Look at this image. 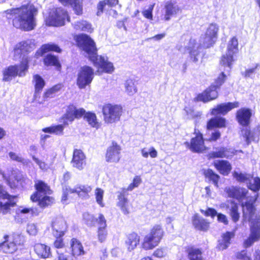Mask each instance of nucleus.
Wrapping results in <instances>:
<instances>
[{
	"mask_svg": "<svg viewBox=\"0 0 260 260\" xmlns=\"http://www.w3.org/2000/svg\"><path fill=\"white\" fill-rule=\"evenodd\" d=\"M77 43L79 47L88 56L94 66L100 70L111 73L114 70L113 63L108 61L107 57L97 55V49L93 40L87 35L81 34L77 37Z\"/></svg>",
	"mask_w": 260,
	"mask_h": 260,
	"instance_id": "1",
	"label": "nucleus"
},
{
	"mask_svg": "<svg viewBox=\"0 0 260 260\" xmlns=\"http://www.w3.org/2000/svg\"><path fill=\"white\" fill-rule=\"evenodd\" d=\"M34 48V45L31 41L27 40L17 44L14 49V56L16 59L23 56L22 60L19 64L10 66L3 71V81H10L13 78L23 77L27 72L29 61L28 57L24 58L25 54L31 51Z\"/></svg>",
	"mask_w": 260,
	"mask_h": 260,
	"instance_id": "2",
	"label": "nucleus"
},
{
	"mask_svg": "<svg viewBox=\"0 0 260 260\" xmlns=\"http://www.w3.org/2000/svg\"><path fill=\"white\" fill-rule=\"evenodd\" d=\"M37 9L32 4H27L20 8L8 10L6 17L13 19V24L17 28L31 30L36 26L35 15Z\"/></svg>",
	"mask_w": 260,
	"mask_h": 260,
	"instance_id": "3",
	"label": "nucleus"
},
{
	"mask_svg": "<svg viewBox=\"0 0 260 260\" xmlns=\"http://www.w3.org/2000/svg\"><path fill=\"white\" fill-rule=\"evenodd\" d=\"M224 192L229 197L236 199L241 203L243 218L245 219L252 218L253 204L257 199V195L252 196L247 189L234 186L226 187Z\"/></svg>",
	"mask_w": 260,
	"mask_h": 260,
	"instance_id": "4",
	"label": "nucleus"
},
{
	"mask_svg": "<svg viewBox=\"0 0 260 260\" xmlns=\"http://www.w3.org/2000/svg\"><path fill=\"white\" fill-rule=\"evenodd\" d=\"M220 65L221 64L220 63ZM220 70L222 71L218 77L216 79L214 84L207 88L201 94H199L196 98L197 101H202L204 103L215 99L218 95L217 89L224 82L226 76L225 72L229 73L230 70L227 71V68L220 66Z\"/></svg>",
	"mask_w": 260,
	"mask_h": 260,
	"instance_id": "5",
	"label": "nucleus"
},
{
	"mask_svg": "<svg viewBox=\"0 0 260 260\" xmlns=\"http://www.w3.org/2000/svg\"><path fill=\"white\" fill-rule=\"evenodd\" d=\"M141 181L140 177L136 176L134 178L133 182L127 188H123L121 191L118 192V202L117 205L124 214H128L130 212L131 206L129 205L128 200L126 198L128 194L127 192L128 191H132L135 188L138 187Z\"/></svg>",
	"mask_w": 260,
	"mask_h": 260,
	"instance_id": "6",
	"label": "nucleus"
},
{
	"mask_svg": "<svg viewBox=\"0 0 260 260\" xmlns=\"http://www.w3.org/2000/svg\"><path fill=\"white\" fill-rule=\"evenodd\" d=\"M164 235V231L161 226L154 225L150 230L149 234L146 235L142 244V247L145 250L152 249L159 243Z\"/></svg>",
	"mask_w": 260,
	"mask_h": 260,
	"instance_id": "7",
	"label": "nucleus"
},
{
	"mask_svg": "<svg viewBox=\"0 0 260 260\" xmlns=\"http://www.w3.org/2000/svg\"><path fill=\"white\" fill-rule=\"evenodd\" d=\"M66 21H70V18L67 11L61 8L53 9L45 19L46 25L52 26H63Z\"/></svg>",
	"mask_w": 260,
	"mask_h": 260,
	"instance_id": "8",
	"label": "nucleus"
},
{
	"mask_svg": "<svg viewBox=\"0 0 260 260\" xmlns=\"http://www.w3.org/2000/svg\"><path fill=\"white\" fill-rule=\"evenodd\" d=\"M91 186L87 185H77L74 188H71L69 186H65L62 188L61 202L63 204H69V195L73 193H76L82 199H88L89 197V193L91 192Z\"/></svg>",
	"mask_w": 260,
	"mask_h": 260,
	"instance_id": "9",
	"label": "nucleus"
},
{
	"mask_svg": "<svg viewBox=\"0 0 260 260\" xmlns=\"http://www.w3.org/2000/svg\"><path fill=\"white\" fill-rule=\"evenodd\" d=\"M255 208L252 213V218L246 219L244 218L245 221L247 220L250 222V234L249 238L244 242V245L246 247L251 246L253 243L260 239V215L258 217L255 215ZM260 214V212L259 213Z\"/></svg>",
	"mask_w": 260,
	"mask_h": 260,
	"instance_id": "10",
	"label": "nucleus"
},
{
	"mask_svg": "<svg viewBox=\"0 0 260 260\" xmlns=\"http://www.w3.org/2000/svg\"><path fill=\"white\" fill-rule=\"evenodd\" d=\"M238 51V42L237 39L234 37L229 41L226 52L221 57L220 64L221 67L227 68V71L231 70L234 61V55Z\"/></svg>",
	"mask_w": 260,
	"mask_h": 260,
	"instance_id": "11",
	"label": "nucleus"
},
{
	"mask_svg": "<svg viewBox=\"0 0 260 260\" xmlns=\"http://www.w3.org/2000/svg\"><path fill=\"white\" fill-rule=\"evenodd\" d=\"M0 213L5 215L10 213L11 208L16 204V197L9 194L5 187L0 185Z\"/></svg>",
	"mask_w": 260,
	"mask_h": 260,
	"instance_id": "12",
	"label": "nucleus"
},
{
	"mask_svg": "<svg viewBox=\"0 0 260 260\" xmlns=\"http://www.w3.org/2000/svg\"><path fill=\"white\" fill-rule=\"evenodd\" d=\"M122 108L120 106L106 104L103 106V113L105 121L112 123L118 121L121 115Z\"/></svg>",
	"mask_w": 260,
	"mask_h": 260,
	"instance_id": "13",
	"label": "nucleus"
},
{
	"mask_svg": "<svg viewBox=\"0 0 260 260\" xmlns=\"http://www.w3.org/2000/svg\"><path fill=\"white\" fill-rule=\"evenodd\" d=\"M3 177L11 188H15L19 186L24 187L30 183V180L18 171H13L11 175L8 177L5 174L3 175Z\"/></svg>",
	"mask_w": 260,
	"mask_h": 260,
	"instance_id": "14",
	"label": "nucleus"
},
{
	"mask_svg": "<svg viewBox=\"0 0 260 260\" xmlns=\"http://www.w3.org/2000/svg\"><path fill=\"white\" fill-rule=\"evenodd\" d=\"M93 77V70L90 67L84 66L78 73L77 84L80 88H84L91 83Z\"/></svg>",
	"mask_w": 260,
	"mask_h": 260,
	"instance_id": "15",
	"label": "nucleus"
},
{
	"mask_svg": "<svg viewBox=\"0 0 260 260\" xmlns=\"http://www.w3.org/2000/svg\"><path fill=\"white\" fill-rule=\"evenodd\" d=\"M200 45L196 43L195 40L190 39L187 45L180 47L179 50L183 53H189L190 59L196 63L200 57Z\"/></svg>",
	"mask_w": 260,
	"mask_h": 260,
	"instance_id": "16",
	"label": "nucleus"
},
{
	"mask_svg": "<svg viewBox=\"0 0 260 260\" xmlns=\"http://www.w3.org/2000/svg\"><path fill=\"white\" fill-rule=\"evenodd\" d=\"M85 111L83 108L77 109L74 105L68 107L66 113L63 116L64 125H67L69 122H72L75 118H79L85 114Z\"/></svg>",
	"mask_w": 260,
	"mask_h": 260,
	"instance_id": "17",
	"label": "nucleus"
},
{
	"mask_svg": "<svg viewBox=\"0 0 260 260\" xmlns=\"http://www.w3.org/2000/svg\"><path fill=\"white\" fill-rule=\"evenodd\" d=\"M35 187L37 191L30 197L32 202L37 201L39 198H41L44 195H49L52 193L50 187L42 180H36Z\"/></svg>",
	"mask_w": 260,
	"mask_h": 260,
	"instance_id": "18",
	"label": "nucleus"
},
{
	"mask_svg": "<svg viewBox=\"0 0 260 260\" xmlns=\"http://www.w3.org/2000/svg\"><path fill=\"white\" fill-rule=\"evenodd\" d=\"M195 133L196 136L191 139L190 143L186 142L184 144L193 152H202L205 149L202 135L199 132L197 133L196 129Z\"/></svg>",
	"mask_w": 260,
	"mask_h": 260,
	"instance_id": "19",
	"label": "nucleus"
},
{
	"mask_svg": "<svg viewBox=\"0 0 260 260\" xmlns=\"http://www.w3.org/2000/svg\"><path fill=\"white\" fill-rule=\"evenodd\" d=\"M20 238V236L17 235L14 237L13 241L9 242V236L5 235L4 237V241L1 243V249L6 253H13L15 252L18 248V245L20 244V242H18L17 240Z\"/></svg>",
	"mask_w": 260,
	"mask_h": 260,
	"instance_id": "20",
	"label": "nucleus"
},
{
	"mask_svg": "<svg viewBox=\"0 0 260 260\" xmlns=\"http://www.w3.org/2000/svg\"><path fill=\"white\" fill-rule=\"evenodd\" d=\"M52 233L55 237H61L64 235L67 225L62 217H56L52 222Z\"/></svg>",
	"mask_w": 260,
	"mask_h": 260,
	"instance_id": "21",
	"label": "nucleus"
},
{
	"mask_svg": "<svg viewBox=\"0 0 260 260\" xmlns=\"http://www.w3.org/2000/svg\"><path fill=\"white\" fill-rule=\"evenodd\" d=\"M120 147L116 143L112 142V145L107 149L106 160L111 162H118L120 158Z\"/></svg>",
	"mask_w": 260,
	"mask_h": 260,
	"instance_id": "22",
	"label": "nucleus"
},
{
	"mask_svg": "<svg viewBox=\"0 0 260 260\" xmlns=\"http://www.w3.org/2000/svg\"><path fill=\"white\" fill-rule=\"evenodd\" d=\"M71 164L73 167L79 170L84 168L86 165V157L82 151L79 149L74 151Z\"/></svg>",
	"mask_w": 260,
	"mask_h": 260,
	"instance_id": "23",
	"label": "nucleus"
},
{
	"mask_svg": "<svg viewBox=\"0 0 260 260\" xmlns=\"http://www.w3.org/2000/svg\"><path fill=\"white\" fill-rule=\"evenodd\" d=\"M238 107H239V103L237 102L221 104L212 109L211 114L212 115H225L232 109Z\"/></svg>",
	"mask_w": 260,
	"mask_h": 260,
	"instance_id": "24",
	"label": "nucleus"
},
{
	"mask_svg": "<svg viewBox=\"0 0 260 260\" xmlns=\"http://www.w3.org/2000/svg\"><path fill=\"white\" fill-rule=\"evenodd\" d=\"M165 9L164 19L166 21L169 20L171 17H174L181 12V9L179 6L172 2H168L166 4Z\"/></svg>",
	"mask_w": 260,
	"mask_h": 260,
	"instance_id": "25",
	"label": "nucleus"
},
{
	"mask_svg": "<svg viewBox=\"0 0 260 260\" xmlns=\"http://www.w3.org/2000/svg\"><path fill=\"white\" fill-rule=\"evenodd\" d=\"M251 115V112L250 109L242 108L237 111V118L241 125L247 126L249 123Z\"/></svg>",
	"mask_w": 260,
	"mask_h": 260,
	"instance_id": "26",
	"label": "nucleus"
},
{
	"mask_svg": "<svg viewBox=\"0 0 260 260\" xmlns=\"http://www.w3.org/2000/svg\"><path fill=\"white\" fill-rule=\"evenodd\" d=\"M213 165L217 170L223 175H228L232 170V166L227 160H216L214 161Z\"/></svg>",
	"mask_w": 260,
	"mask_h": 260,
	"instance_id": "27",
	"label": "nucleus"
},
{
	"mask_svg": "<svg viewBox=\"0 0 260 260\" xmlns=\"http://www.w3.org/2000/svg\"><path fill=\"white\" fill-rule=\"evenodd\" d=\"M140 236L135 233H131L127 235L125 243L128 251L134 250L139 244Z\"/></svg>",
	"mask_w": 260,
	"mask_h": 260,
	"instance_id": "28",
	"label": "nucleus"
},
{
	"mask_svg": "<svg viewBox=\"0 0 260 260\" xmlns=\"http://www.w3.org/2000/svg\"><path fill=\"white\" fill-rule=\"evenodd\" d=\"M39 212H36L34 208H26L23 206H20L16 210L15 219L20 218L21 220L25 219L26 215L28 214L37 215ZM18 220L19 221V219Z\"/></svg>",
	"mask_w": 260,
	"mask_h": 260,
	"instance_id": "29",
	"label": "nucleus"
},
{
	"mask_svg": "<svg viewBox=\"0 0 260 260\" xmlns=\"http://www.w3.org/2000/svg\"><path fill=\"white\" fill-rule=\"evenodd\" d=\"M234 154V150L231 149L226 148H221L216 151H213L209 153L208 157L209 158H214L218 157H232Z\"/></svg>",
	"mask_w": 260,
	"mask_h": 260,
	"instance_id": "30",
	"label": "nucleus"
},
{
	"mask_svg": "<svg viewBox=\"0 0 260 260\" xmlns=\"http://www.w3.org/2000/svg\"><path fill=\"white\" fill-rule=\"evenodd\" d=\"M34 250L39 257L44 258L49 257L51 254L50 247L44 244H36Z\"/></svg>",
	"mask_w": 260,
	"mask_h": 260,
	"instance_id": "31",
	"label": "nucleus"
},
{
	"mask_svg": "<svg viewBox=\"0 0 260 260\" xmlns=\"http://www.w3.org/2000/svg\"><path fill=\"white\" fill-rule=\"evenodd\" d=\"M241 134L245 139L247 144H249L252 141H258L259 135L258 131L251 132L248 127H245L241 129Z\"/></svg>",
	"mask_w": 260,
	"mask_h": 260,
	"instance_id": "32",
	"label": "nucleus"
},
{
	"mask_svg": "<svg viewBox=\"0 0 260 260\" xmlns=\"http://www.w3.org/2000/svg\"><path fill=\"white\" fill-rule=\"evenodd\" d=\"M74 28L77 31H87L91 32L93 31L91 23L84 20L75 21L72 24Z\"/></svg>",
	"mask_w": 260,
	"mask_h": 260,
	"instance_id": "33",
	"label": "nucleus"
},
{
	"mask_svg": "<svg viewBox=\"0 0 260 260\" xmlns=\"http://www.w3.org/2000/svg\"><path fill=\"white\" fill-rule=\"evenodd\" d=\"M234 236V233L233 232H228L223 234L221 239L218 240L217 248L221 250L227 248L230 244L231 239Z\"/></svg>",
	"mask_w": 260,
	"mask_h": 260,
	"instance_id": "34",
	"label": "nucleus"
},
{
	"mask_svg": "<svg viewBox=\"0 0 260 260\" xmlns=\"http://www.w3.org/2000/svg\"><path fill=\"white\" fill-rule=\"evenodd\" d=\"M192 223L196 229L201 231L207 230L209 224L205 219L198 214L193 217Z\"/></svg>",
	"mask_w": 260,
	"mask_h": 260,
	"instance_id": "35",
	"label": "nucleus"
},
{
	"mask_svg": "<svg viewBox=\"0 0 260 260\" xmlns=\"http://www.w3.org/2000/svg\"><path fill=\"white\" fill-rule=\"evenodd\" d=\"M71 247L72 254L75 256L83 255L85 254L83 247L81 242L76 239L71 240Z\"/></svg>",
	"mask_w": 260,
	"mask_h": 260,
	"instance_id": "36",
	"label": "nucleus"
},
{
	"mask_svg": "<svg viewBox=\"0 0 260 260\" xmlns=\"http://www.w3.org/2000/svg\"><path fill=\"white\" fill-rule=\"evenodd\" d=\"M225 126V119L222 117H215L211 118L207 123L208 129L214 127H222Z\"/></svg>",
	"mask_w": 260,
	"mask_h": 260,
	"instance_id": "37",
	"label": "nucleus"
},
{
	"mask_svg": "<svg viewBox=\"0 0 260 260\" xmlns=\"http://www.w3.org/2000/svg\"><path fill=\"white\" fill-rule=\"evenodd\" d=\"M51 51L60 52L61 49L55 44H46L42 45L41 48L37 51V53L38 55L42 56L44 54Z\"/></svg>",
	"mask_w": 260,
	"mask_h": 260,
	"instance_id": "38",
	"label": "nucleus"
},
{
	"mask_svg": "<svg viewBox=\"0 0 260 260\" xmlns=\"http://www.w3.org/2000/svg\"><path fill=\"white\" fill-rule=\"evenodd\" d=\"M204 175L209 181L212 182L216 187L218 188L219 187L218 181L220 179V176L214 173L211 169L205 170L204 171Z\"/></svg>",
	"mask_w": 260,
	"mask_h": 260,
	"instance_id": "39",
	"label": "nucleus"
},
{
	"mask_svg": "<svg viewBox=\"0 0 260 260\" xmlns=\"http://www.w3.org/2000/svg\"><path fill=\"white\" fill-rule=\"evenodd\" d=\"M64 124L56 125H52L42 129V131L45 133L54 134L56 135H62L63 133Z\"/></svg>",
	"mask_w": 260,
	"mask_h": 260,
	"instance_id": "40",
	"label": "nucleus"
},
{
	"mask_svg": "<svg viewBox=\"0 0 260 260\" xmlns=\"http://www.w3.org/2000/svg\"><path fill=\"white\" fill-rule=\"evenodd\" d=\"M68 2L65 4V6L71 5L75 14L80 15L83 12V0H68Z\"/></svg>",
	"mask_w": 260,
	"mask_h": 260,
	"instance_id": "41",
	"label": "nucleus"
},
{
	"mask_svg": "<svg viewBox=\"0 0 260 260\" xmlns=\"http://www.w3.org/2000/svg\"><path fill=\"white\" fill-rule=\"evenodd\" d=\"M33 82L35 83V96L41 91L45 85L44 79L39 75H35L33 77Z\"/></svg>",
	"mask_w": 260,
	"mask_h": 260,
	"instance_id": "42",
	"label": "nucleus"
},
{
	"mask_svg": "<svg viewBox=\"0 0 260 260\" xmlns=\"http://www.w3.org/2000/svg\"><path fill=\"white\" fill-rule=\"evenodd\" d=\"M124 87L125 91L129 95H132L137 92L135 82L133 80H127L124 83Z\"/></svg>",
	"mask_w": 260,
	"mask_h": 260,
	"instance_id": "43",
	"label": "nucleus"
},
{
	"mask_svg": "<svg viewBox=\"0 0 260 260\" xmlns=\"http://www.w3.org/2000/svg\"><path fill=\"white\" fill-rule=\"evenodd\" d=\"M44 62L46 66H53L56 67L57 69L61 67L60 63L57 58L52 55L48 54L44 59Z\"/></svg>",
	"mask_w": 260,
	"mask_h": 260,
	"instance_id": "44",
	"label": "nucleus"
},
{
	"mask_svg": "<svg viewBox=\"0 0 260 260\" xmlns=\"http://www.w3.org/2000/svg\"><path fill=\"white\" fill-rule=\"evenodd\" d=\"M247 186L251 190L256 192L260 189V178L259 177L251 178L248 180Z\"/></svg>",
	"mask_w": 260,
	"mask_h": 260,
	"instance_id": "45",
	"label": "nucleus"
},
{
	"mask_svg": "<svg viewBox=\"0 0 260 260\" xmlns=\"http://www.w3.org/2000/svg\"><path fill=\"white\" fill-rule=\"evenodd\" d=\"M188 256L189 260H202V253L198 248H191L188 250Z\"/></svg>",
	"mask_w": 260,
	"mask_h": 260,
	"instance_id": "46",
	"label": "nucleus"
},
{
	"mask_svg": "<svg viewBox=\"0 0 260 260\" xmlns=\"http://www.w3.org/2000/svg\"><path fill=\"white\" fill-rule=\"evenodd\" d=\"M233 177L236 180L240 182L248 183L249 179L251 178L250 174L242 173L237 171H234L233 174Z\"/></svg>",
	"mask_w": 260,
	"mask_h": 260,
	"instance_id": "47",
	"label": "nucleus"
},
{
	"mask_svg": "<svg viewBox=\"0 0 260 260\" xmlns=\"http://www.w3.org/2000/svg\"><path fill=\"white\" fill-rule=\"evenodd\" d=\"M142 156L144 158H148L149 155L151 158H155L157 156V152L153 147L143 148L141 150Z\"/></svg>",
	"mask_w": 260,
	"mask_h": 260,
	"instance_id": "48",
	"label": "nucleus"
},
{
	"mask_svg": "<svg viewBox=\"0 0 260 260\" xmlns=\"http://www.w3.org/2000/svg\"><path fill=\"white\" fill-rule=\"evenodd\" d=\"M37 201H39V205L41 207L44 208L51 205L54 202V199L48 195H44L39 198Z\"/></svg>",
	"mask_w": 260,
	"mask_h": 260,
	"instance_id": "49",
	"label": "nucleus"
},
{
	"mask_svg": "<svg viewBox=\"0 0 260 260\" xmlns=\"http://www.w3.org/2000/svg\"><path fill=\"white\" fill-rule=\"evenodd\" d=\"M85 118L91 126L96 128L99 127V123L95 114L90 112L87 113L85 115Z\"/></svg>",
	"mask_w": 260,
	"mask_h": 260,
	"instance_id": "50",
	"label": "nucleus"
},
{
	"mask_svg": "<svg viewBox=\"0 0 260 260\" xmlns=\"http://www.w3.org/2000/svg\"><path fill=\"white\" fill-rule=\"evenodd\" d=\"M218 27L216 24H211L208 27L206 34L216 40Z\"/></svg>",
	"mask_w": 260,
	"mask_h": 260,
	"instance_id": "51",
	"label": "nucleus"
},
{
	"mask_svg": "<svg viewBox=\"0 0 260 260\" xmlns=\"http://www.w3.org/2000/svg\"><path fill=\"white\" fill-rule=\"evenodd\" d=\"M201 41L203 47L209 48L214 44L216 40L205 34V36L201 38Z\"/></svg>",
	"mask_w": 260,
	"mask_h": 260,
	"instance_id": "52",
	"label": "nucleus"
},
{
	"mask_svg": "<svg viewBox=\"0 0 260 260\" xmlns=\"http://www.w3.org/2000/svg\"><path fill=\"white\" fill-rule=\"evenodd\" d=\"M9 156L12 160L21 162L22 164L26 165L28 163V160L23 158L20 154H18L13 152H10Z\"/></svg>",
	"mask_w": 260,
	"mask_h": 260,
	"instance_id": "53",
	"label": "nucleus"
},
{
	"mask_svg": "<svg viewBox=\"0 0 260 260\" xmlns=\"http://www.w3.org/2000/svg\"><path fill=\"white\" fill-rule=\"evenodd\" d=\"M238 207L236 204H233L230 209V215L234 222H236L239 219V213H238Z\"/></svg>",
	"mask_w": 260,
	"mask_h": 260,
	"instance_id": "54",
	"label": "nucleus"
},
{
	"mask_svg": "<svg viewBox=\"0 0 260 260\" xmlns=\"http://www.w3.org/2000/svg\"><path fill=\"white\" fill-rule=\"evenodd\" d=\"M95 196L97 203L100 206L104 207V204L103 202L104 190L101 188H97L95 190Z\"/></svg>",
	"mask_w": 260,
	"mask_h": 260,
	"instance_id": "55",
	"label": "nucleus"
},
{
	"mask_svg": "<svg viewBox=\"0 0 260 260\" xmlns=\"http://www.w3.org/2000/svg\"><path fill=\"white\" fill-rule=\"evenodd\" d=\"M184 111L185 112L188 119L197 117L200 116L201 115L200 112H195L192 109L190 108L185 107Z\"/></svg>",
	"mask_w": 260,
	"mask_h": 260,
	"instance_id": "56",
	"label": "nucleus"
},
{
	"mask_svg": "<svg viewBox=\"0 0 260 260\" xmlns=\"http://www.w3.org/2000/svg\"><path fill=\"white\" fill-rule=\"evenodd\" d=\"M107 236V231L106 228H98V237L99 241L103 242L105 241Z\"/></svg>",
	"mask_w": 260,
	"mask_h": 260,
	"instance_id": "57",
	"label": "nucleus"
},
{
	"mask_svg": "<svg viewBox=\"0 0 260 260\" xmlns=\"http://www.w3.org/2000/svg\"><path fill=\"white\" fill-rule=\"evenodd\" d=\"M83 216L84 220L88 225L92 226L94 224V218L92 215L84 213Z\"/></svg>",
	"mask_w": 260,
	"mask_h": 260,
	"instance_id": "58",
	"label": "nucleus"
},
{
	"mask_svg": "<svg viewBox=\"0 0 260 260\" xmlns=\"http://www.w3.org/2000/svg\"><path fill=\"white\" fill-rule=\"evenodd\" d=\"M27 232L30 235H36L38 233L37 225L34 223H28L27 226Z\"/></svg>",
	"mask_w": 260,
	"mask_h": 260,
	"instance_id": "59",
	"label": "nucleus"
},
{
	"mask_svg": "<svg viewBox=\"0 0 260 260\" xmlns=\"http://www.w3.org/2000/svg\"><path fill=\"white\" fill-rule=\"evenodd\" d=\"M96 221L98 223L99 228H106V220L103 214H100L98 218H96Z\"/></svg>",
	"mask_w": 260,
	"mask_h": 260,
	"instance_id": "60",
	"label": "nucleus"
},
{
	"mask_svg": "<svg viewBox=\"0 0 260 260\" xmlns=\"http://www.w3.org/2000/svg\"><path fill=\"white\" fill-rule=\"evenodd\" d=\"M153 9V6L151 5L147 9L144 10L142 12L143 15L146 18L149 20H152V11Z\"/></svg>",
	"mask_w": 260,
	"mask_h": 260,
	"instance_id": "61",
	"label": "nucleus"
},
{
	"mask_svg": "<svg viewBox=\"0 0 260 260\" xmlns=\"http://www.w3.org/2000/svg\"><path fill=\"white\" fill-rule=\"evenodd\" d=\"M32 158L33 160L39 166L41 170H46L48 169V165L45 162L42 161L35 156H32Z\"/></svg>",
	"mask_w": 260,
	"mask_h": 260,
	"instance_id": "62",
	"label": "nucleus"
},
{
	"mask_svg": "<svg viewBox=\"0 0 260 260\" xmlns=\"http://www.w3.org/2000/svg\"><path fill=\"white\" fill-rule=\"evenodd\" d=\"M238 259L241 260H251L250 254L248 253L245 250H243L237 255Z\"/></svg>",
	"mask_w": 260,
	"mask_h": 260,
	"instance_id": "63",
	"label": "nucleus"
},
{
	"mask_svg": "<svg viewBox=\"0 0 260 260\" xmlns=\"http://www.w3.org/2000/svg\"><path fill=\"white\" fill-rule=\"evenodd\" d=\"M61 87V85L60 84L56 85L54 86H53L52 88L48 90L46 93H45V96L47 98H51L52 97V94L59 90Z\"/></svg>",
	"mask_w": 260,
	"mask_h": 260,
	"instance_id": "64",
	"label": "nucleus"
}]
</instances>
